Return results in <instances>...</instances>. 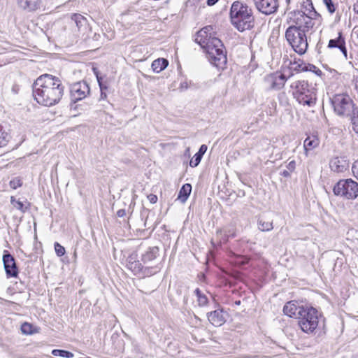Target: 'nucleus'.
I'll return each mask as SVG.
<instances>
[{
    "label": "nucleus",
    "instance_id": "6e6552de",
    "mask_svg": "<svg viewBox=\"0 0 358 358\" xmlns=\"http://www.w3.org/2000/svg\"><path fill=\"white\" fill-rule=\"evenodd\" d=\"M331 102L336 114L342 117H349L357 107L350 96L345 94L334 95Z\"/></svg>",
    "mask_w": 358,
    "mask_h": 358
},
{
    "label": "nucleus",
    "instance_id": "bb28decb",
    "mask_svg": "<svg viewBox=\"0 0 358 358\" xmlns=\"http://www.w3.org/2000/svg\"><path fill=\"white\" fill-rule=\"evenodd\" d=\"M52 355L56 357H61L65 358H72L73 357V354L69 351L65 350L60 349H54L52 351Z\"/></svg>",
    "mask_w": 358,
    "mask_h": 358
},
{
    "label": "nucleus",
    "instance_id": "f704fd0d",
    "mask_svg": "<svg viewBox=\"0 0 358 358\" xmlns=\"http://www.w3.org/2000/svg\"><path fill=\"white\" fill-rule=\"evenodd\" d=\"M323 3L331 14H333L336 11L335 4L332 0H323Z\"/></svg>",
    "mask_w": 358,
    "mask_h": 358
},
{
    "label": "nucleus",
    "instance_id": "c03bdc74",
    "mask_svg": "<svg viewBox=\"0 0 358 358\" xmlns=\"http://www.w3.org/2000/svg\"><path fill=\"white\" fill-rule=\"evenodd\" d=\"M117 215L119 217H123L126 215V210L124 209H120L117 212Z\"/></svg>",
    "mask_w": 358,
    "mask_h": 358
},
{
    "label": "nucleus",
    "instance_id": "052dcab7",
    "mask_svg": "<svg viewBox=\"0 0 358 358\" xmlns=\"http://www.w3.org/2000/svg\"><path fill=\"white\" fill-rule=\"evenodd\" d=\"M87 358H90V357H87Z\"/></svg>",
    "mask_w": 358,
    "mask_h": 358
},
{
    "label": "nucleus",
    "instance_id": "1a4fd4ad",
    "mask_svg": "<svg viewBox=\"0 0 358 358\" xmlns=\"http://www.w3.org/2000/svg\"><path fill=\"white\" fill-rule=\"evenodd\" d=\"M334 195L353 200L358 196V182L351 178L338 180L333 187Z\"/></svg>",
    "mask_w": 358,
    "mask_h": 358
},
{
    "label": "nucleus",
    "instance_id": "09e8293b",
    "mask_svg": "<svg viewBox=\"0 0 358 358\" xmlns=\"http://www.w3.org/2000/svg\"><path fill=\"white\" fill-rule=\"evenodd\" d=\"M100 87L101 91H104L108 89V86H107L106 83H104L103 81L102 83L101 87Z\"/></svg>",
    "mask_w": 358,
    "mask_h": 358
},
{
    "label": "nucleus",
    "instance_id": "393cba45",
    "mask_svg": "<svg viewBox=\"0 0 358 358\" xmlns=\"http://www.w3.org/2000/svg\"><path fill=\"white\" fill-rule=\"evenodd\" d=\"M194 292L197 297V303L199 306L203 307L208 304V299L207 296L201 292L199 288H196Z\"/></svg>",
    "mask_w": 358,
    "mask_h": 358
},
{
    "label": "nucleus",
    "instance_id": "cd10ccee",
    "mask_svg": "<svg viewBox=\"0 0 358 358\" xmlns=\"http://www.w3.org/2000/svg\"><path fill=\"white\" fill-rule=\"evenodd\" d=\"M349 117L351 120L353 130L358 134V107L355 108Z\"/></svg>",
    "mask_w": 358,
    "mask_h": 358
},
{
    "label": "nucleus",
    "instance_id": "58836bf2",
    "mask_svg": "<svg viewBox=\"0 0 358 358\" xmlns=\"http://www.w3.org/2000/svg\"><path fill=\"white\" fill-rule=\"evenodd\" d=\"M136 257H137V255L136 254H131L128 257H127V264H130L133 262H136Z\"/></svg>",
    "mask_w": 358,
    "mask_h": 358
},
{
    "label": "nucleus",
    "instance_id": "dca6fc26",
    "mask_svg": "<svg viewBox=\"0 0 358 358\" xmlns=\"http://www.w3.org/2000/svg\"><path fill=\"white\" fill-rule=\"evenodd\" d=\"M227 313L222 308H217L207 313L208 321L215 327H220L227 320Z\"/></svg>",
    "mask_w": 358,
    "mask_h": 358
},
{
    "label": "nucleus",
    "instance_id": "de8ad7c7",
    "mask_svg": "<svg viewBox=\"0 0 358 358\" xmlns=\"http://www.w3.org/2000/svg\"><path fill=\"white\" fill-rule=\"evenodd\" d=\"M96 80L99 83V86L101 87L102 83H103V78L100 75H96Z\"/></svg>",
    "mask_w": 358,
    "mask_h": 358
},
{
    "label": "nucleus",
    "instance_id": "bf43d9fd",
    "mask_svg": "<svg viewBox=\"0 0 358 358\" xmlns=\"http://www.w3.org/2000/svg\"><path fill=\"white\" fill-rule=\"evenodd\" d=\"M144 225L146 227V225H147V220H145V222L144 223Z\"/></svg>",
    "mask_w": 358,
    "mask_h": 358
},
{
    "label": "nucleus",
    "instance_id": "49530a36",
    "mask_svg": "<svg viewBox=\"0 0 358 358\" xmlns=\"http://www.w3.org/2000/svg\"><path fill=\"white\" fill-rule=\"evenodd\" d=\"M217 1L218 0H207L206 3L208 6H212L215 5Z\"/></svg>",
    "mask_w": 358,
    "mask_h": 358
},
{
    "label": "nucleus",
    "instance_id": "f8f14e48",
    "mask_svg": "<svg viewBox=\"0 0 358 358\" xmlns=\"http://www.w3.org/2000/svg\"><path fill=\"white\" fill-rule=\"evenodd\" d=\"M257 9L262 13L268 15L277 12L278 0H254Z\"/></svg>",
    "mask_w": 358,
    "mask_h": 358
},
{
    "label": "nucleus",
    "instance_id": "a19ab883",
    "mask_svg": "<svg viewBox=\"0 0 358 358\" xmlns=\"http://www.w3.org/2000/svg\"><path fill=\"white\" fill-rule=\"evenodd\" d=\"M148 199L151 203H155L157 201V196L153 194H149Z\"/></svg>",
    "mask_w": 358,
    "mask_h": 358
},
{
    "label": "nucleus",
    "instance_id": "f257e3e1",
    "mask_svg": "<svg viewBox=\"0 0 358 358\" xmlns=\"http://www.w3.org/2000/svg\"><path fill=\"white\" fill-rule=\"evenodd\" d=\"M64 94V86L62 80L55 76L43 74L40 76L33 84L34 99L44 106L57 104Z\"/></svg>",
    "mask_w": 358,
    "mask_h": 358
},
{
    "label": "nucleus",
    "instance_id": "c85d7f7f",
    "mask_svg": "<svg viewBox=\"0 0 358 358\" xmlns=\"http://www.w3.org/2000/svg\"><path fill=\"white\" fill-rule=\"evenodd\" d=\"M10 203L14 208L20 210L22 213H25L26 210H27V207L24 206V203L22 201L16 200L14 196H11Z\"/></svg>",
    "mask_w": 358,
    "mask_h": 358
},
{
    "label": "nucleus",
    "instance_id": "3c124183",
    "mask_svg": "<svg viewBox=\"0 0 358 358\" xmlns=\"http://www.w3.org/2000/svg\"><path fill=\"white\" fill-rule=\"evenodd\" d=\"M314 73L318 76H320L322 74V71L317 68L316 71H315Z\"/></svg>",
    "mask_w": 358,
    "mask_h": 358
},
{
    "label": "nucleus",
    "instance_id": "4be33fe9",
    "mask_svg": "<svg viewBox=\"0 0 358 358\" xmlns=\"http://www.w3.org/2000/svg\"><path fill=\"white\" fill-rule=\"evenodd\" d=\"M169 65V62L166 59L159 58L152 62L151 67L154 72L159 73L165 69Z\"/></svg>",
    "mask_w": 358,
    "mask_h": 358
},
{
    "label": "nucleus",
    "instance_id": "5701e85b",
    "mask_svg": "<svg viewBox=\"0 0 358 358\" xmlns=\"http://www.w3.org/2000/svg\"><path fill=\"white\" fill-rule=\"evenodd\" d=\"M192 191V185L186 183L180 188L177 199L180 200L182 203H185L188 199Z\"/></svg>",
    "mask_w": 358,
    "mask_h": 358
},
{
    "label": "nucleus",
    "instance_id": "13d9d810",
    "mask_svg": "<svg viewBox=\"0 0 358 358\" xmlns=\"http://www.w3.org/2000/svg\"><path fill=\"white\" fill-rule=\"evenodd\" d=\"M227 236L228 237H229V236H232V237H234V234H232L231 235H227Z\"/></svg>",
    "mask_w": 358,
    "mask_h": 358
},
{
    "label": "nucleus",
    "instance_id": "39448f33",
    "mask_svg": "<svg viewBox=\"0 0 358 358\" xmlns=\"http://www.w3.org/2000/svg\"><path fill=\"white\" fill-rule=\"evenodd\" d=\"M286 23L288 24V27L285 35L287 43L299 55L305 54L308 47L306 33L311 28H307L306 24H296L293 22Z\"/></svg>",
    "mask_w": 358,
    "mask_h": 358
},
{
    "label": "nucleus",
    "instance_id": "a18cd8bd",
    "mask_svg": "<svg viewBox=\"0 0 358 358\" xmlns=\"http://www.w3.org/2000/svg\"><path fill=\"white\" fill-rule=\"evenodd\" d=\"M291 172L289 170H284L280 173V175L282 176L285 178H289L290 177Z\"/></svg>",
    "mask_w": 358,
    "mask_h": 358
},
{
    "label": "nucleus",
    "instance_id": "423d86ee",
    "mask_svg": "<svg viewBox=\"0 0 358 358\" xmlns=\"http://www.w3.org/2000/svg\"><path fill=\"white\" fill-rule=\"evenodd\" d=\"M291 87L294 89L293 96L303 106H314L316 103V89L308 81L304 80H296L292 83Z\"/></svg>",
    "mask_w": 358,
    "mask_h": 358
},
{
    "label": "nucleus",
    "instance_id": "c9c22d12",
    "mask_svg": "<svg viewBox=\"0 0 358 358\" xmlns=\"http://www.w3.org/2000/svg\"><path fill=\"white\" fill-rule=\"evenodd\" d=\"M31 325L28 323H24V324L22 325V327H21L22 331L24 334H31Z\"/></svg>",
    "mask_w": 358,
    "mask_h": 358
},
{
    "label": "nucleus",
    "instance_id": "72a5a7b5",
    "mask_svg": "<svg viewBox=\"0 0 358 358\" xmlns=\"http://www.w3.org/2000/svg\"><path fill=\"white\" fill-rule=\"evenodd\" d=\"M22 185V181L19 177L14 178L10 181V187L14 189Z\"/></svg>",
    "mask_w": 358,
    "mask_h": 358
},
{
    "label": "nucleus",
    "instance_id": "a211bd4d",
    "mask_svg": "<svg viewBox=\"0 0 358 358\" xmlns=\"http://www.w3.org/2000/svg\"><path fill=\"white\" fill-rule=\"evenodd\" d=\"M41 2V0H16L19 8L29 12L37 10Z\"/></svg>",
    "mask_w": 358,
    "mask_h": 358
},
{
    "label": "nucleus",
    "instance_id": "7c9ffc66",
    "mask_svg": "<svg viewBox=\"0 0 358 358\" xmlns=\"http://www.w3.org/2000/svg\"><path fill=\"white\" fill-rule=\"evenodd\" d=\"M8 141V134L3 131L2 127L0 126V148L6 145Z\"/></svg>",
    "mask_w": 358,
    "mask_h": 358
},
{
    "label": "nucleus",
    "instance_id": "864d4df0",
    "mask_svg": "<svg viewBox=\"0 0 358 358\" xmlns=\"http://www.w3.org/2000/svg\"><path fill=\"white\" fill-rule=\"evenodd\" d=\"M354 10L358 14V2L354 5Z\"/></svg>",
    "mask_w": 358,
    "mask_h": 358
},
{
    "label": "nucleus",
    "instance_id": "0eeeda50",
    "mask_svg": "<svg viewBox=\"0 0 358 358\" xmlns=\"http://www.w3.org/2000/svg\"><path fill=\"white\" fill-rule=\"evenodd\" d=\"M301 313L298 318V324L301 329L308 334H313L319 324V318L322 315L318 310L310 306H306L304 310H301Z\"/></svg>",
    "mask_w": 358,
    "mask_h": 358
},
{
    "label": "nucleus",
    "instance_id": "412c9836",
    "mask_svg": "<svg viewBox=\"0 0 358 358\" xmlns=\"http://www.w3.org/2000/svg\"><path fill=\"white\" fill-rule=\"evenodd\" d=\"M258 229L262 231H269L273 229V220L259 216L257 220Z\"/></svg>",
    "mask_w": 358,
    "mask_h": 358
},
{
    "label": "nucleus",
    "instance_id": "79ce46f5",
    "mask_svg": "<svg viewBox=\"0 0 358 358\" xmlns=\"http://www.w3.org/2000/svg\"><path fill=\"white\" fill-rule=\"evenodd\" d=\"M306 69H307L306 71L314 72L315 71H316L317 67L315 65H313V64H307L306 66Z\"/></svg>",
    "mask_w": 358,
    "mask_h": 358
},
{
    "label": "nucleus",
    "instance_id": "5fc2aeb1",
    "mask_svg": "<svg viewBox=\"0 0 358 358\" xmlns=\"http://www.w3.org/2000/svg\"><path fill=\"white\" fill-rule=\"evenodd\" d=\"M93 71L96 76V75H99V72L96 68H93Z\"/></svg>",
    "mask_w": 358,
    "mask_h": 358
},
{
    "label": "nucleus",
    "instance_id": "4468645a",
    "mask_svg": "<svg viewBox=\"0 0 358 358\" xmlns=\"http://www.w3.org/2000/svg\"><path fill=\"white\" fill-rule=\"evenodd\" d=\"M329 167L335 173H343L349 168V162L345 156L332 157L329 161Z\"/></svg>",
    "mask_w": 358,
    "mask_h": 358
},
{
    "label": "nucleus",
    "instance_id": "4c0bfd02",
    "mask_svg": "<svg viewBox=\"0 0 358 358\" xmlns=\"http://www.w3.org/2000/svg\"><path fill=\"white\" fill-rule=\"evenodd\" d=\"M295 168H296V162L294 160L290 161L289 162V164L287 165V170H289L291 173L295 170Z\"/></svg>",
    "mask_w": 358,
    "mask_h": 358
},
{
    "label": "nucleus",
    "instance_id": "f03ea898",
    "mask_svg": "<svg viewBox=\"0 0 358 358\" xmlns=\"http://www.w3.org/2000/svg\"><path fill=\"white\" fill-rule=\"evenodd\" d=\"M212 26H206L196 32L194 41L205 50L209 62L217 68L227 64V55L220 39L213 35Z\"/></svg>",
    "mask_w": 358,
    "mask_h": 358
},
{
    "label": "nucleus",
    "instance_id": "6ab92c4d",
    "mask_svg": "<svg viewBox=\"0 0 358 358\" xmlns=\"http://www.w3.org/2000/svg\"><path fill=\"white\" fill-rule=\"evenodd\" d=\"M159 255V248L157 246L149 247L148 250L142 254L141 261L144 263H148L155 259Z\"/></svg>",
    "mask_w": 358,
    "mask_h": 358
},
{
    "label": "nucleus",
    "instance_id": "6e6d98bb",
    "mask_svg": "<svg viewBox=\"0 0 358 358\" xmlns=\"http://www.w3.org/2000/svg\"><path fill=\"white\" fill-rule=\"evenodd\" d=\"M248 260L243 261V262H241L240 264H243H243H247V263H248Z\"/></svg>",
    "mask_w": 358,
    "mask_h": 358
},
{
    "label": "nucleus",
    "instance_id": "2f4dec72",
    "mask_svg": "<svg viewBox=\"0 0 358 358\" xmlns=\"http://www.w3.org/2000/svg\"><path fill=\"white\" fill-rule=\"evenodd\" d=\"M202 157L203 156L200 155V154L196 153L191 159L189 166L191 167H196L199 164Z\"/></svg>",
    "mask_w": 358,
    "mask_h": 358
},
{
    "label": "nucleus",
    "instance_id": "9d476101",
    "mask_svg": "<svg viewBox=\"0 0 358 358\" xmlns=\"http://www.w3.org/2000/svg\"><path fill=\"white\" fill-rule=\"evenodd\" d=\"M90 94V88L86 81H79L70 85V96L72 102L80 101Z\"/></svg>",
    "mask_w": 358,
    "mask_h": 358
},
{
    "label": "nucleus",
    "instance_id": "ddd939ff",
    "mask_svg": "<svg viewBox=\"0 0 358 358\" xmlns=\"http://www.w3.org/2000/svg\"><path fill=\"white\" fill-rule=\"evenodd\" d=\"M3 264L8 278H16L17 276L18 268L15 258L7 250L3 251Z\"/></svg>",
    "mask_w": 358,
    "mask_h": 358
},
{
    "label": "nucleus",
    "instance_id": "ea45409f",
    "mask_svg": "<svg viewBox=\"0 0 358 358\" xmlns=\"http://www.w3.org/2000/svg\"><path fill=\"white\" fill-rule=\"evenodd\" d=\"M208 147L206 145H201V147L199 149V151L196 152L198 154H200V155L203 156V155L207 151Z\"/></svg>",
    "mask_w": 358,
    "mask_h": 358
},
{
    "label": "nucleus",
    "instance_id": "473e14b6",
    "mask_svg": "<svg viewBox=\"0 0 358 358\" xmlns=\"http://www.w3.org/2000/svg\"><path fill=\"white\" fill-rule=\"evenodd\" d=\"M54 246L55 252L58 257H62L65 254V248L59 243L55 242Z\"/></svg>",
    "mask_w": 358,
    "mask_h": 358
},
{
    "label": "nucleus",
    "instance_id": "603ef678",
    "mask_svg": "<svg viewBox=\"0 0 358 358\" xmlns=\"http://www.w3.org/2000/svg\"><path fill=\"white\" fill-rule=\"evenodd\" d=\"M101 99H106V94L104 92V91H101Z\"/></svg>",
    "mask_w": 358,
    "mask_h": 358
},
{
    "label": "nucleus",
    "instance_id": "b1692460",
    "mask_svg": "<svg viewBox=\"0 0 358 358\" xmlns=\"http://www.w3.org/2000/svg\"><path fill=\"white\" fill-rule=\"evenodd\" d=\"M71 19L75 22L78 30L85 29L87 26V19L80 14L75 13L73 15Z\"/></svg>",
    "mask_w": 358,
    "mask_h": 358
},
{
    "label": "nucleus",
    "instance_id": "9b49d317",
    "mask_svg": "<svg viewBox=\"0 0 358 358\" xmlns=\"http://www.w3.org/2000/svg\"><path fill=\"white\" fill-rule=\"evenodd\" d=\"M287 79L285 74L276 71L267 75L264 78V81L269 90H280L284 87Z\"/></svg>",
    "mask_w": 358,
    "mask_h": 358
},
{
    "label": "nucleus",
    "instance_id": "aec40b11",
    "mask_svg": "<svg viewBox=\"0 0 358 358\" xmlns=\"http://www.w3.org/2000/svg\"><path fill=\"white\" fill-rule=\"evenodd\" d=\"M320 144V139L317 136L312 134L308 136L303 143V147L306 152L313 150Z\"/></svg>",
    "mask_w": 358,
    "mask_h": 358
},
{
    "label": "nucleus",
    "instance_id": "37998d69",
    "mask_svg": "<svg viewBox=\"0 0 358 358\" xmlns=\"http://www.w3.org/2000/svg\"><path fill=\"white\" fill-rule=\"evenodd\" d=\"M352 85L354 86L355 90L358 91V76H355L352 79Z\"/></svg>",
    "mask_w": 358,
    "mask_h": 358
},
{
    "label": "nucleus",
    "instance_id": "7ed1b4c3",
    "mask_svg": "<svg viewBox=\"0 0 358 358\" xmlns=\"http://www.w3.org/2000/svg\"><path fill=\"white\" fill-rule=\"evenodd\" d=\"M230 20L233 26L243 32L253 28L255 17L252 9L243 2L234 1L230 8Z\"/></svg>",
    "mask_w": 358,
    "mask_h": 358
},
{
    "label": "nucleus",
    "instance_id": "2eb2a0df",
    "mask_svg": "<svg viewBox=\"0 0 358 358\" xmlns=\"http://www.w3.org/2000/svg\"><path fill=\"white\" fill-rule=\"evenodd\" d=\"M327 48L329 49L338 48L345 59H348V50L345 45V38L342 33V31H339L338 34V36L336 38L330 39L329 41Z\"/></svg>",
    "mask_w": 358,
    "mask_h": 358
},
{
    "label": "nucleus",
    "instance_id": "c756f323",
    "mask_svg": "<svg viewBox=\"0 0 358 358\" xmlns=\"http://www.w3.org/2000/svg\"><path fill=\"white\" fill-rule=\"evenodd\" d=\"M127 267L129 269L131 270L134 273H138L141 271L143 266L141 263L139 261H136L130 264H127Z\"/></svg>",
    "mask_w": 358,
    "mask_h": 358
},
{
    "label": "nucleus",
    "instance_id": "4d7b16f0",
    "mask_svg": "<svg viewBox=\"0 0 358 358\" xmlns=\"http://www.w3.org/2000/svg\"><path fill=\"white\" fill-rule=\"evenodd\" d=\"M235 303H236V305H240V304H241V301H236L235 302Z\"/></svg>",
    "mask_w": 358,
    "mask_h": 358
},
{
    "label": "nucleus",
    "instance_id": "20e7f679",
    "mask_svg": "<svg viewBox=\"0 0 358 358\" xmlns=\"http://www.w3.org/2000/svg\"><path fill=\"white\" fill-rule=\"evenodd\" d=\"M319 18H321V15L315 9L312 0H302L300 9L287 13L286 22L306 24L307 28H313L315 25L314 20Z\"/></svg>",
    "mask_w": 358,
    "mask_h": 358
},
{
    "label": "nucleus",
    "instance_id": "f3484780",
    "mask_svg": "<svg viewBox=\"0 0 358 358\" xmlns=\"http://www.w3.org/2000/svg\"><path fill=\"white\" fill-rule=\"evenodd\" d=\"M304 308L305 306H298L296 301H291L284 306L283 313L290 317H296L298 319L301 315L300 313H301V310H304Z\"/></svg>",
    "mask_w": 358,
    "mask_h": 358
},
{
    "label": "nucleus",
    "instance_id": "8fccbe9b",
    "mask_svg": "<svg viewBox=\"0 0 358 358\" xmlns=\"http://www.w3.org/2000/svg\"><path fill=\"white\" fill-rule=\"evenodd\" d=\"M18 90H19V87L17 85H14L12 87V91L15 93V94H17L18 92Z\"/></svg>",
    "mask_w": 358,
    "mask_h": 358
},
{
    "label": "nucleus",
    "instance_id": "e433bc0d",
    "mask_svg": "<svg viewBox=\"0 0 358 358\" xmlns=\"http://www.w3.org/2000/svg\"><path fill=\"white\" fill-rule=\"evenodd\" d=\"M352 171L353 175L358 179V159L353 163Z\"/></svg>",
    "mask_w": 358,
    "mask_h": 358
},
{
    "label": "nucleus",
    "instance_id": "a878e982",
    "mask_svg": "<svg viewBox=\"0 0 358 358\" xmlns=\"http://www.w3.org/2000/svg\"><path fill=\"white\" fill-rule=\"evenodd\" d=\"M306 63L303 62V61L295 62L293 63H290L289 69L292 71H295L296 73L302 72V71H306L307 69H306Z\"/></svg>",
    "mask_w": 358,
    "mask_h": 358
}]
</instances>
